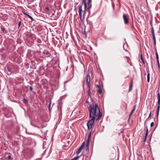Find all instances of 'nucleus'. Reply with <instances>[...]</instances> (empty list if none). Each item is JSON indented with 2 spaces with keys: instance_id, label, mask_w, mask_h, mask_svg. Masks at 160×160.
<instances>
[{
  "instance_id": "obj_1",
  "label": "nucleus",
  "mask_w": 160,
  "mask_h": 160,
  "mask_svg": "<svg viewBox=\"0 0 160 160\" xmlns=\"http://www.w3.org/2000/svg\"><path fill=\"white\" fill-rule=\"evenodd\" d=\"M89 111V117L90 118H93L96 119V121L100 119L102 115V112L100 111L98 105L95 103L90 104L88 107Z\"/></svg>"
},
{
  "instance_id": "obj_2",
  "label": "nucleus",
  "mask_w": 160,
  "mask_h": 160,
  "mask_svg": "<svg viewBox=\"0 0 160 160\" xmlns=\"http://www.w3.org/2000/svg\"><path fill=\"white\" fill-rule=\"evenodd\" d=\"M78 13L80 19L82 21L85 18L86 11H85V10H82V6H79Z\"/></svg>"
},
{
  "instance_id": "obj_3",
  "label": "nucleus",
  "mask_w": 160,
  "mask_h": 160,
  "mask_svg": "<svg viewBox=\"0 0 160 160\" xmlns=\"http://www.w3.org/2000/svg\"><path fill=\"white\" fill-rule=\"evenodd\" d=\"M91 118V119L87 123V125L88 129H90L92 128V125L94 123L95 120H96V119L93 118Z\"/></svg>"
},
{
  "instance_id": "obj_4",
  "label": "nucleus",
  "mask_w": 160,
  "mask_h": 160,
  "mask_svg": "<svg viewBox=\"0 0 160 160\" xmlns=\"http://www.w3.org/2000/svg\"><path fill=\"white\" fill-rule=\"evenodd\" d=\"M123 18L125 24H127L129 22V18L128 15H126L125 14L123 15Z\"/></svg>"
},
{
  "instance_id": "obj_5",
  "label": "nucleus",
  "mask_w": 160,
  "mask_h": 160,
  "mask_svg": "<svg viewBox=\"0 0 160 160\" xmlns=\"http://www.w3.org/2000/svg\"><path fill=\"white\" fill-rule=\"evenodd\" d=\"M86 82L88 86V88L90 87V75L88 74L87 75L86 77Z\"/></svg>"
},
{
  "instance_id": "obj_6",
  "label": "nucleus",
  "mask_w": 160,
  "mask_h": 160,
  "mask_svg": "<svg viewBox=\"0 0 160 160\" xmlns=\"http://www.w3.org/2000/svg\"><path fill=\"white\" fill-rule=\"evenodd\" d=\"M85 142H83L80 147L78 149L76 152V153L77 154H79L80 153L81 151L82 150V148H83L84 146L85 145Z\"/></svg>"
},
{
  "instance_id": "obj_7",
  "label": "nucleus",
  "mask_w": 160,
  "mask_h": 160,
  "mask_svg": "<svg viewBox=\"0 0 160 160\" xmlns=\"http://www.w3.org/2000/svg\"><path fill=\"white\" fill-rule=\"evenodd\" d=\"M30 38H31L33 40H36V38L35 35L33 34H31L30 35Z\"/></svg>"
},
{
  "instance_id": "obj_8",
  "label": "nucleus",
  "mask_w": 160,
  "mask_h": 160,
  "mask_svg": "<svg viewBox=\"0 0 160 160\" xmlns=\"http://www.w3.org/2000/svg\"><path fill=\"white\" fill-rule=\"evenodd\" d=\"M157 99L158 101L157 104H158V105H160V94L159 91L158 92V93Z\"/></svg>"
},
{
  "instance_id": "obj_9",
  "label": "nucleus",
  "mask_w": 160,
  "mask_h": 160,
  "mask_svg": "<svg viewBox=\"0 0 160 160\" xmlns=\"http://www.w3.org/2000/svg\"><path fill=\"white\" fill-rule=\"evenodd\" d=\"M160 105H158L157 106V109L156 111V117L157 118H158V114H159V112L160 109Z\"/></svg>"
},
{
  "instance_id": "obj_10",
  "label": "nucleus",
  "mask_w": 160,
  "mask_h": 160,
  "mask_svg": "<svg viewBox=\"0 0 160 160\" xmlns=\"http://www.w3.org/2000/svg\"><path fill=\"white\" fill-rule=\"evenodd\" d=\"M132 80L131 83L129 85V88L128 89V92H130L132 90Z\"/></svg>"
},
{
  "instance_id": "obj_11",
  "label": "nucleus",
  "mask_w": 160,
  "mask_h": 160,
  "mask_svg": "<svg viewBox=\"0 0 160 160\" xmlns=\"http://www.w3.org/2000/svg\"><path fill=\"white\" fill-rule=\"evenodd\" d=\"M62 103L61 102H60L58 103V108L61 110L62 107Z\"/></svg>"
},
{
  "instance_id": "obj_12",
  "label": "nucleus",
  "mask_w": 160,
  "mask_h": 160,
  "mask_svg": "<svg viewBox=\"0 0 160 160\" xmlns=\"http://www.w3.org/2000/svg\"><path fill=\"white\" fill-rule=\"evenodd\" d=\"M82 4H84V10L86 11L87 8V4L86 2V0L83 1L82 2Z\"/></svg>"
},
{
  "instance_id": "obj_13",
  "label": "nucleus",
  "mask_w": 160,
  "mask_h": 160,
  "mask_svg": "<svg viewBox=\"0 0 160 160\" xmlns=\"http://www.w3.org/2000/svg\"><path fill=\"white\" fill-rule=\"evenodd\" d=\"M140 59L141 60L143 63V64H144L145 63V62L144 60L143 59L142 55V53H141V54H140Z\"/></svg>"
},
{
  "instance_id": "obj_14",
  "label": "nucleus",
  "mask_w": 160,
  "mask_h": 160,
  "mask_svg": "<svg viewBox=\"0 0 160 160\" xmlns=\"http://www.w3.org/2000/svg\"><path fill=\"white\" fill-rule=\"evenodd\" d=\"M44 54H46L47 56V57H49L51 56V54L48 51L44 52Z\"/></svg>"
},
{
  "instance_id": "obj_15",
  "label": "nucleus",
  "mask_w": 160,
  "mask_h": 160,
  "mask_svg": "<svg viewBox=\"0 0 160 160\" xmlns=\"http://www.w3.org/2000/svg\"><path fill=\"white\" fill-rule=\"evenodd\" d=\"M151 32H152V36H155V34H154V28H153V27H152V28H151Z\"/></svg>"
},
{
  "instance_id": "obj_16",
  "label": "nucleus",
  "mask_w": 160,
  "mask_h": 160,
  "mask_svg": "<svg viewBox=\"0 0 160 160\" xmlns=\"http://www.w3.org/2000/svg\"><path fill=\"white\" fill-rule=\"evenodd\" d=\"M98 92L99 94H102V89H101V88H100L98 89Z\"/></svg>"
},
{
  "instance_id": "obj_17",
  "label": "nucleus",
  "mask_w": 160,
  "mask_h": 160,
  "mask_svg": "<svg viewBox=\"0 0 160 160\" xmlns=\"http://www.w3.org/2000/svg\"><path fill=\"white\" fill-rule=\"evenodd\" d=\"M133 109L132 110L131 112H130V113H131L132 114L133 113V112H134V111L135 109V108H136V106H135V105L133 106Z\"/></svg>"
},
{
  "instance_id": "obj_18",
  "label": "nucleus",
  "mask_w": 160,
  "mask_h": 160,
  "mask_svg": "<svg viewBox=\"0 0 160 160\" xmlns=\"http://www.w3.org/2000/svg\"><path fill=\"white\" fill-rule=\"evenodd\" d=\"M150 81V74L148 72L147 75V81L148 82H149Z\"/></svg>"
},
{
  "instance_id": "obj_19",
  "label": "nucleus",
  "mask_w": 160,
  "mask_h": 160,
  "mask_svg": "<svg viewBox=\"0 0 160 160\" xmlns=\"http://www.w3.org/2000/svg\"><path fill=\"white\" fill-rule=\"evenodd\" d=\"M88 88V96H90L91 95V91L90 90V88Z\"/></svg>"
},
{
  "instance_id": "obj_20",
  "label": "nucleus",
  "mask_w": 160,
  "mask_h": 160,
  "mask_svg": "<svg viewBox=\"0 0 160 160\" xmlns=\"http://www.w3.org/2000/svg\"><path fill=\"white\" fill-rule=\"evenodd\" d=\"M152 37H153V41H154V45H155L156 44V41L155 36H153Z\"/></svg>"
},
{
  "instance_id": "obj_21",
  "label": "nucleus",
  "mask_w": 160,
  "mask_h": 160,
  "mask_svg": "<svg viewBox=\"0 0 160 160\" xmlns=\"http://www.w3.org/2000/svg\"><path fill=\"white\" fill-rule=\"evenodd\" d=\"M31 124L33 126L37 127V128H38V129L40 128L39 127H38V126L34 124L32 122H31Z\"/></svg>"
},
{
  "instance_id": "obj_22",
  "label": "nucleus",
  "mask_w": 160,
  "mask_h": 160,
  "mask_svg": "<svg viewBox=\"0 0 160 160\" xmlns=\"http://www.w3.org/2000/svg\"><path fill=\"white\" fill-rule=\"evenodd\" d=\"M7 69L8 72H11V68L10 67L8 66L7 67Z\"/></svg>"
},
{
  "instance_id": "obj_23",
  "label": "nucleus",
  "mask_w": 160,
  "mask_h": 160,
  "mask_svg": "<svg viewBox=\"0 0 160 160\" xmlns=\"http://www.w3.org/2000/svg\"><path fill=\"white\" fill-rule=\"evenodd\" d=\"M90 141V139H88L86 141V144L89 145V142Z\"/></svg>"
},
{
  "instance_id": "obj_24",
  "label": "nucleus",
  "mask_w": 160,
  "mask_h": 160,
  "mask_svg": "<svg viewBox=\"0 0 160 160\" xmlns=\"http://www.w3.org/2000/svg\"><path fill=\"white\" fill-rule=\"evenodd\" d=\"M79 157V156H77L75 157H74L73 158L72 160H77V159Z\"/></svg>"
},
{
  "instance_id": "obj_25",
  "label": "nucleus",
  "mask_w": 160,
  "mask_h": 160,
  "mask_svg": "<svg viewBox=\"0 0 160 160\" xmlns=\"http://www.w3.org/2000/svg\"><path fill=\"white\" fill-rule=\"evenodd\" d=\"M85 148H86V150H88L89 149V145H88L86 144Z\"/></svg>"
},
{
  "instance_id": "obj_26",
  "label": "nucleus",
  "mask_w": 160,
  "mask_h": 160,
  "mask_svg": "<svg viewBox=\"0 0 160 160\" xmlns=\"http://www.w3.org/2000/svg\"><path fill=\"white\" fill-rule=\"evenodd\" d=\"M27 102V100H26L25 98H24V99L23 100V102L25 104Z\"/></svg>"
},
{
  "instance_id": "obj_27",
  "label": "nucleus",
  "mask_w": 160,
  "mask_h": 160,
  "mask_svg": "<svg viewBox=\"0 0 160 160\" xmlns=\"http://www.w3.org/2000/svg\"><path fill=\"white\" fill-rule=\"evenodd\" d=\"M91 136V133L90 132L89 133V134L88 135V139H90Z\"/></svg>"
},
{
  "instance_id": "obj_28",
  "label": "nucleus",
  "mask_w": 160,
  "mask_h": 160,
  "mask_svg": "<svg viewBox=\"0 0 160 160\" xmlns=\"http://www.w3.org/2000/svg\"><path fill=\"white\" fill-rule=\"evenodd\" d=\"M21 25V21H20V22H19L18 23V28L20 27Z\"/></svg>"
},
{
  "instance_id": "obj_29",
  "label": "nucleus",
  "mask_w": 160,
  "mask_h": 160,
  "mask_svg": "<svg viewBox=\"0 0 160 160\" xmlns=\"http://www.w3.org/2000/svg\"><path fill=\"white\" fill-rule=\"evenodd\" d=\"M28 17L29 18H30L32 20V21L34 20V19L30 15Z\"/></svg>"
},
{
  "instance_id": "obj_30",
  "label": "nucleus",
  "mask_w": 160,
  "mask_h": 160,
  "mask_svg": "<svg viewBox=\"0 0 160 160\" xmlns=\"http://www.w3.org/2000/svg\"><path fill=\"white\" fill-rule=\"evenodd\" d=\"M154 125V123L153 122H152L151 123L150 126L151 127H153Z\"/></svg>"
},
{
  "instance_id": "obj_31",
  "label": "nucleus",
  "mask_w": 160,
  "mask_h": 160,
  "mask_svg": "<svg viewBox=\"0 0 160 160\" xmlns=\"http://www.w3.org/2000/svg\"><path fill=\"white\" fill-rule=\"evenodd\" d=\"M97 87L98 88V89L101 88V85L100 84H99V85H97Z\"/></svg>"
},
{
  "instance_id": "obj_32",
  "label": "nucleus",
  "mask_w": 160,
  "mask_h": 160,
  "mask_svg": "<svg viewBox=\"0 0 160 160\" xmlns=\"http://www.w3.org/2000/svg\"><path fill=\"white\" fill-rule=\"evenodd\" d=\"M11 156L10 155L8 156L7 157V158L8 159H7V160H9L10 159H11Z\"/></svg>"
},
{
  "instance_id": "obj_33",
  "label": "nucleus",
  "mask_w": 160,
  "mask_h": 160,
  "mask_svg": "<svg viewBox=\"0 0 160 160\" xmlns=\"http://www.w3.org/2000/svg\"><path fill=\"white\" fill-rule=\"evenodd\" d=\"M1 29L2 30L3 32H4V31H5V28H3V27H2L1 28Z\"/></svg>"
},
{
  "instance_id": "obj_34",
  "label": "nucleus",
  "mask_w": 160,
  "mask_h": 160,
  "mask_svg": "<svg viewBox=\"0 0 160 160\" xmlns=\"http://www.w3.org/2000/svg\"><path fill=\"white\" fill-rule=\"evenodd\" d=\"M151 112H150V113L149 114L148 117V118H147V119L149 118L151 116Z\"/></svg>"
},
{
  "instance_id": "obj_35",
  "label": "nucleus",
  "mask_w": 160,
  "mask_h": 160,
  "mask_svg": "<svg viewBox=\"0 0 160 160\" xmlns=\"http://www.w3.org/2000/svg\"><path fill=\"white\" fill-rule=\"evenodd\" d=\"M147 138V137L144 136V142H146Z\"/></svg>"
},
{
  "instance_id": "obj_36",
  "label": "nucleus",
  "mask_w": 160,
  "mask_h": 160,
  "mask_svg": "<svg viewBox=\"0 0 160 160\" xmlns=\"http://www.w3.org/2000/svg\"><path fill=\"white\" fill-rule=\"evenodd\" d=\"M33 88L32 87H30V91H32V90Z\"/></svg>"
},
{
  "instance_id": "obj_37",
  "label": "nucleus",
  "mask_w": 160,
  "mask_h": 160,
  "mask_svg": "<svg viewBox=\"0 0 160 160\" xmlns=\"http://www.w3.org/2000/svg\"><path fill=\"white\" fill-rule=\"evenodd\" d=\"M86 102L90 106V105L89 104V101H88V100H87V101H86Z\"/></svg>"
},
{
  "instance_id": "obj_38",
  "label": "nucleus",
  "mask_w": 160,
  "mask_h": 160,
  "mask_svg": "<svg viewBox=\"0 0 160 160\" xmlns=\"http://www.w3.org/2000/svg\"><path fill=\"white\" fill-rule=\"evenodd\" d=\"M112 7L113 8V9H114V4H112Z\"/></svg>"
},
{
  "instance_id": "obj_39",
  "label": "nucleus",
  "mask_w": 160,
  "mask_h": 160,
  "mask_svg": "<svg viewBox=\"0 0 160 160\" xmlns=\"http://www.w3.org/2000/svg\"><path fill=\"white\" fill-rule=\"evenodd\" d=\"M156 58H157V62H158V56H156Z\"/></svg>"
},
{
  "instance_id": "obj_40",
  "label": "nucleus",
  "mask_w": 160,
  "mask_h": 160,
  "mask_svg": "<svg viewBox=\"0 0 160 160\" xmlns=\"http://www.w3.org/2000/svg\"><path fill=\"white\" fill-rule=\"evenodd\" d=\"M146 128H147V130H146V133H148V128L147 126H146Z\"/></svg>"
},
{
  "instance_id": "obj_41",
  "label": "nucleus",
  "mask_w": 160,
  "mask_h": 160,
  "mask_svg": "<svg viewBox=\"0 0 160 160\" xmlns=\"http://www.w3.org/2000/svg\"><path fill=\"white\" fill-rule=\"evenodd\" d=\"M132 114L131 113H130V114L129 115V118H131V116H132Z\"/></svg>"
},
{
  "instance_id": "obj_42",
  "label": "nucleus",
  "mask_w": 160,
  "mask_h": 160,
  "mask_svg": "<svg viewBox=\"0 0 160 160\" xmlns=\"http://www.w3.org/2000/svg\"><path fill=\"white\" fill-rule=\"evenodd\" d=\"M158 56V54L157 51H156V57Z\"/></svg>"
},
{
  "instance_id": "obj_43",
  "label": "nucleus",
  "mask_w": 160,
  "mask_h": 160,
  "mask_svg": "<svg viewBox=\"0 0 160 160\" xmlns=\"http://www.w3.org/2000/svg\"><path fill=\"white\" fill-rule=\"evenodd\" d=\"M148 135V133H146L145 135V136L147 137Z\"/></svg>"
},
{
  "instance_id": "obj_44",
  "label": "nucleus",
  "mask_w": 160,
  "mask_h": 160,
  "mask_svg": "<svg viewBox=\"0 0 160 160\" xmlns=\"http://www.w3.org/2000/svg\"><path fill=\"white\" fill-rule=\"evenodd\" d=\"M46 9L47 10H48L49 9V8H48V7H47V8H46Z\"/></svg>"
},
{
  "instance_id": "obj_45",
  "label": "nucleus",
  "mask_w": 160,
  "mask_h": 160,
  "mask_svg": "<svg viewBox=\"0 0 160 160\" xmlns=\"http://www.w3.org/2000/svg\"><path fill=\"white\" fill-rule=\"evenodd\" d=\"M25 15H26L27 14V13H23Z\"/></svg>"
},
{
  "instance_id": "obj_46",
  "label": "nucleus",
  "mask_w": 160,
  "mask_h": 160,
  "mask_svg": "<svg viewBox=\"0 0 160 160\" xmlns=\"http://www.w3.org/2000/svg\"><path fill=\"white\" fill-rule=\"evenodd\" d=\"M45 83H46L45 82H44L43 81L42 82V84H44Z\"/></svg>"
},
{
  "instance_id": "obj_47",
  "label": "nucleus",
  "mask_w": 160,
  "mask_h": 160,
  "mask_svg": "<svg viewBox=\"0 0 160 160\" xmlns=\"http://www.w3.org/2000/svg\"><path fill=\"white\" fill-rule=\"evenodd\" d=\"M130 118H129H129H128V121H129V120H130Z\"/></svg>"
},
{
  "instance_id": "obj_48",
  "label": "nucleus",
  "mask_w": 160,
  "mask_h": 160,
  "mask_svg": "<svg viewBox=\"0 0 160 160\" xmlns=\"http://www.w3.org/2000/svg\"><path fill=\"white\" fill-rule=\"evenodd\" d=\"M30 15H28V14H27L26 15V16H28V17Z\"/></svg>"
},
{
  "instance_id": "obj_49",
  "label": "nucleus",
  "mask_w": 160,
  "mask_h": 160,
  "mask_svg": "<svg viewBox=\"0 0 160 160\" xmlns=\"http://www.w3.org/2000/svg\"><path fill=\"white\" fill-rule=\"evenodd\" d=\"M144 75H146V72L144 73Z\"/></svg>"
},
{
  "instance_id": "obj_50",
  "label": "nucleus",
  "mask_w": 160,
  "mask_h": 160,
  "mask_svg": "<svg viewBox=\"0 0 160 160\" xmlns=\"http://www.w3.org/2000/svg\"><path fill=\"white\" fill-rule=\"evenodd\" d=\"M158 66L159 67V63H158Z\"/></svg>"
},
{
  "instance_id": "obj_51",
  "label": "nucleus",
  "mask_w": 160,
  "mask_h": 160,
  "mask_svg": "<svg viewBox=\"0 0 160 160\" xmlns=\"http://www.w3.org/2000/svg\"><path fill=\"white\" fill-rule=\"evenodd\" d=\"M158 64L159 63V60H158V62H157Z\"/></svg>"
},
{
  "instance_id": "obj_52",
  "label": "nucleus",
  "mask_w": 160,
  "mask_h": 160,
  "mask_svg": "<svg viewBox=\"0 0 160 160\" xmlns=\"http://www.w3.org/2000/svg\"><path fill=\"white\" fill-rule=\"evenodd\" d=\"M90 99L92 101V98H91Z\"/></svg>"
},
{
  "instance_id": "obj_53",
  "label": "nucleus",
  "mask_w": 160,
  "mask_h": 160,
  "mask_svg": "<svg viewBox=\"0 0 160 160\" xmlns=\"http://www.w3.org/2000/svg\"><path fill=\"white\" fill-rule=\"evenodd\" d=\"M50 105H51V103H50V104H49V105L50 106Z\"/></svg>"
},
{
  "instance_id": "obj_54",
  "label": "nucleus",
  "mask_w": 160,
  "mask_h": 160,
  "mask_svg": "<svg viewBox=\"0 0 160 160\" xmlns=\"http://www.w3.org/2000/svg\"><path fill=\"white\" fill-rule=\"evenodd\" d=\"M133 27V26H132V28Z\"/></svg>"
},
{
  "instance_id": "obj_55",
  "label": "nucleus",
  "mask_w": 160,
  "mask_h": 160,
  "mask_svg": "<svg viewBox=\"0 0 160 160\" xmlns=\"http://www.w3.org/2000/svg\"><path fill=\"white\" fill-rule=\"evenodd\" d=\"M60 160H62H62H61V159H60Z\"/></svg>"
},
{
  "instance_id": "obj_56",
  "label": "nucleus",
  "mask_w": 160,
  "mask_h": 160,
  "mask_svg": "<svg viewBox=\"0 0 160 160\" xmlns=\"http://www.w3.org/2000/svg\"><path fill=\"white\" fill-rule=\"evenodd\" d=\"M83 1H84L85 0H82Z\"/></svg>"
}]
</instances>
